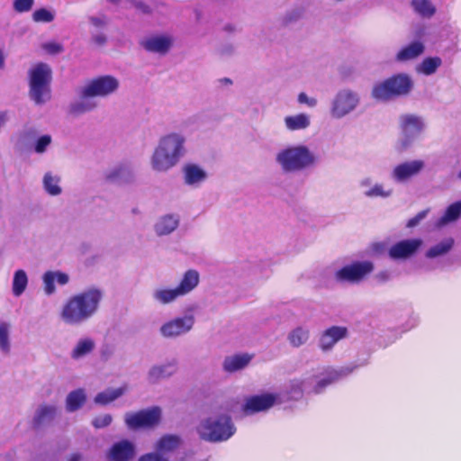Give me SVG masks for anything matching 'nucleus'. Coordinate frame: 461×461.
Listing matches in <instances>:
<instances>
[{
	"label": "nucleus",
	"mask_w": 461,
	"mask_h": 461,
	"mask_svg": "<svg viewBox=\"0 0 461 461\" xmlns=\"http://www.w3.org/2000/svg\"><path fill=\"white\" fill-rule=\"evenodd\" d=\"M138 461H169V459L166 456L155 451L140 456Z\"/></svg>",
	"instance_id": "51"
},
{
	"label": "nucleus",
	"mask_w": 461,
	"mask_h": 461,
	"mask_svg": "<svg viewBox=\"0 0 461 461\" xmlns=\"http://www.w3.org/2000/svg\"><path fill=\"white\" fill-rule=\"evenodd\" d=\"M136 456V446L128 439L112 445L106 454L108 461H131Z\"/></svg>",
	"instance_id": "19"
},
{
	"label": "nucleus",
	"mask_w": 461,
	"mask_h": 461,
	"mask_svg": "<svg viewBox=\"0 0 461 461\" xmlns=\"http://www.w3.org/2000/svg\"><path fill=\"white\" fill-rule=\"evenodd\" d=\"M10 325L6 322H0V349L8 353L10 350L9 342Z\"/></svg>",
	"instance_id": "44"
},
{
	"label": "nucleus",
	"mask_w": 461,
	"mask_h": 461,
	"mask_svg": "<svg viewBox=\"0 0 461 461\" xmlns=\"http://www.w3.org/2000/svg\"><path fill=\"white\" fill-rule=\"evenodd\" d=\"M360 188L363 189V194L368 198H388L392 196L393 188L386 187L382 183H373L370 176L364 177L359 182Z\"/></svg>",
	"instance_id": "23"
},
{
	"label": "nucleus",
	"mask_w": 461,
	"mask_h": 461,
	"mask_svg": "<svg viewBox=\"0 0 461 461\" xmlns=\"http://www.w3.org/2000/svg\"><path fill=\"white\" fill-rule=\"evenodd\" d=\"M102 298V292L95 288L71 296L62 306L61 321L70 326L81 325L95 314Z\"/></svg>",
	"instance_id": "2"
},
{
	"label": "nucleus",
	"mask_w": 461,
	"mask_h": 461,
	"mask_svg": "<svg viewBox=\"0 0 461 461\" xmlns=\"http://www.w3.org/2000/svg\"><path fill=\"white\" fill-rule=\"evenodd\" d=\"M80 459L81 456L79 454H73L71 455L68 461H79Z\"/></svg>",
	"instance_id": "59"
},
{
	"label": "nucleus",
	"mask_w": 461,
	"mask_h": 461,
	"mask_svg": "<svg viewBox=\"0 0 461 461\" xmlns=\"http://www.w3.org/2000/svg\"><path fill=\"white\" fill-rule=\"evenodd\" d=\"M389 249L390 247L386 241L375 242L370 245L369 253L373 256L384 255L386 252L389 254Z\"/></svg>",
	"instance_id": "47"
},
{
	"label": "nucleus",
	"mask_w": 461,
	"mask_h": 461,
	"mask_svg": "<svg viewBox=\"0 0 461 461\" xmlns=\"http://www.w3.org/2000/svg\"><path fill=\"white\" fill-rule=\"evenodd\" d=\"M200 275L194 269L187 270L176 287L181 296L190 294L199 284Z\"/></svg>",
	"instance_id": "30"
},
{
	"label": "nucleus",
	"mask_w": 461,
	"mask_h": 461,
	"mask_svg": "<svg viewBox=\"0 0 461 461\" xmlns=\"http://www.w3.org/2000/svg\"><path fill=\"white\" fill-rule=\"evenodd\" d=\"M61 178L58 175L47 172L43 176L42 185L45 192L51 196H58L62 193L60 186Z\"/></svg>",
	"instance_id": "34"
},
{
	"label": "nucleus",
	"mask_w": 461,
	"mask_h": 461,
	"mask_svg": "<svg viewBox=\"0 0 461 461\" xmlns=\"http://www.w3.org/2000/svg\"><path fill=\"white\" fill-rule=\"evenodd\" d=\"M54 18V12L46 8L37 9L32 14V19L36 23H50Z\"/></svg>",
	"instance_id": "45"
},
{
	"label": "nucleus",
	"mask_w": 461,
	"mask_h": 461,
	"mask_svg": "<svg viewBox=\"0 0 461 461\" xmlns=\"http://www.w3.org/2000/svg\"><path fill=\"white\" fill-rule=\"evenodd\" d=\"M309 338V329L302 326L291 330L287 337L289 343L294 348H299L304 345L308 341Z\"/></svg>",
	"instance_id": "37"
},
{
	"label": "nucleus",
	"mask_w": 461,
	"mask_h": 461,
	"mask_svg": "<svg viewBox=\"0 0 461 461\" xmlns=\"http://www.w3.org/2000/svg\"><path fill=\"white\" fill-rule=\"evenodd\" d=\"M206 170L195 163H187L183 167L184 183L192 187H199L207 179Z\"/></svg>",
	"instance_id": "22"
},
{
	"label": "nucleus",
	"mask_w": 461,
	"mask_h": 461,
	"mask_svg": "<svg viewBox=\"0 0 461 461\" xmlns=\"http://www.w3.org/2000/svg\"><path fill=\"white\" fill-rule=\"evenodd\" d=\"M196 432L203 440L214 443L228 440L236 432V428L229 415L214 414L202 420Z\"/></svg>",
	"instance_id": "5"
},
{
	"label": "nucleus",
	"mask_w": 461,
	"mask_h": 461,
	"mask_svg": "<svg viewBox=\"0 0 461 461\" xmlns=\"http://www.w3.org/2000/svg\"><path fill=\"white\" fill-rule=\"evenodd\" d=\"M113 421V417L111 414L105 413L99 416H96L92 420V425L96 429H103L109 426Z\"/></svg>",
	"instance_id": "49"
},
{
	"label": "nucleus",
	"mask_w": 461,
	"mask_h": 461,
	"mask_svg": "<svg viewBox=\"0 0 461 461\" xmlns=\"http://www.w3.org/2000/svg\"><path fill=\"white\" fill-rule=\"evenodd\" d=\"M152 299L155 303L167 305L173 303L177 298L182 297L177 291L176 287H158L152 291Z\"/></svg>",
	"instance_id": "29"
},
{
	"label": "nucleus",
	"mask_w": 461,
	"mask_h": 461,
	"mask_svg": "<svg viewBox=\"0 0 461 461\" xmlns=\"http://www.w3.org/2000/svg\"><path fill=\"white\" fill-rule=\"evenodd\" d=\"M28 285V276L24 270L19 269L14 272L13 278V294L20 296L26 289Z\"/></svg>",
	"instance_id": "40"
},
{
	"label": "nucleus",
	"mask_w": 461,
	"mask_h": 461,
	"mask_svg": "<svg viewBox=\"0 0 461 461\" xmlns=\"http://www.w3.org/2000/svg\"><path fill=\"white\" fill-rule=\"evenodd\" d=\"M92 41L97 46H104L107 41V38L104 33H97L92 36Z\"/></svg>",
	"instance_id": "54"
},
{
	"label": "nucleus",
	"mask_w": 461,
	"mask_h": 461,
	"mask_svg": "<svg viewBox=\"0 0 461 461\" xmlns=\"http://www.w3.org/2000/svg\"><path fill=\"white\" fill-rule=\"evenodd\" d=\"M411 5L416 14L424 18H430L436 13V7L429 0H412Z\"/></svg>",
	"instance_id": "39"
},
{
	"label": "nucleus",
	"mask_w": 461,
	"mask_h": 461,
	"mask_svg": "<svg viewBox=\"0 0 461 461\" xmlns=\"http://www.w3.org/2000/svg\"><path fill=\"white\" fill-rule=\"evenodd\" d=\"M224 31L227 32H236V26L231 23L226 24L224 26Z\"/></svg>",
	"instance_id": "56"
},
{
	"label": "nucleus",
	"mask_w": 461,
	"mask_h": 461,
	"mask_svg": "<svg viewBox=\"0 0 461 461\" xmlns=\"http://www.w3.org/2000/svg\"><path fill=\"white\" fill-rule=\"evenodd\" d=\"M360 103L358 94L344 88L336 93L330 102V114L333 119H341L354 112Z\"/></svg>",
	"instance_id": "7"
},
{
	"label": "nucleus",
	"mask_w": 461,
	"mask_h": 461,
	"mask_svg": "<svg viewBox=\"0 0 461 461\" xmlns=\"http://www.w3.org/2000/svg\"><path fill=\"white\" fill-rule=\"evenodd\" d=\"M90 23L96 28H103L106 25L107 21L104 16H91L89 18Z\"/></svg>",
	"instance_id": "53"
},
{
	"label": "nucleus",
	"mask_w": 461,
	"mask_h": 461,
	"mask_svg": "<svg viewBox=\"0 0 461 461\" xmlns=\"http://www.w3.org/2000/svg\"><path fill=\"white\" fill-rule=\"evenodd\" d=\"M253 356L248 353L228 356L222 363L223 370L228 373H234L244 369L252 360Z\"/></svg>",
	"instance_id": "27"
},
{
	"label": "nucleus",
	"mask_w": 461,
	"mask_h": 461,
	"mask_svg": "<svg viewBox=\"0 0 461 461\" xmlns=\"http://www.w3.org/2000/svg\"><path fill=\"white\" fill-rule=\"evenodd\" d=\"M422 245L420 239H409L396 242L389 249L392 259H406L414 255Z\"/></svg>",
	"instance_id": "20"
},
{
	"label": "nucleus",
	"mask_w": 461,
	"mask_h": 461,
	"mask_svg": "<svg viewBox=\"0 0 461 461\" xmlns=\"http://www.w3.org/2000/svg\"><path fill=\"white\" fill-rule=\"evenodd\" d=\"M461 214V201L452 203L446 210L445 214L436 222L437 228H442L449 222L455 221Z\"/></svg>",
	"instance_id": "38"
},
{
	"label": "nucleus",
	"mask_w": 461,
	"mask_h": 461,
	"mask_svg": "<svg viewBox=\"0 0 461 461\" xmlns=\"http://www.w3.org/2000/svg\"><path fill=\"white\" fill-rule=\"evenodd\" d=\"M424 44L419 41H413L402 48L396 55V60L404 62L416 59L424 51Z\"/></svg>",
	"instance_id": "33"
},
{
	"label": "nucleus",
	"mask_w": 461,
	"mask_h": 461,
	"mask_svg": "<svg viewBox=\"0 0 461 461\" xmlns=\"http://www.w3.org/2000/svg\"><path fill=\"white\" fill-rule=\"evenodd\" d=\"M69 280V277L67 274L59 272V271H48L42 276V281L44 285V292L46 294H52L56 288L54 283L57 282L60 285H66Z\"/></svg>",
	"instance_id": "28"
},
{
	"label": "nucleus",
	"mask_w": 461,
	"mask_h": 461,
	"mask_svg": "<svg viewBox=\"0 0 461 461\" xmlns=\"http://www.w3.org/2000/svg\"><path fill=\"white\" fill-rule=\"evenodd\" d=\"M86 87L84 85L78 90V98L69 104L68 112L70 114L78 116L90 113L98 107V102L92 94L86 92Z\"/></svg>",
	"instance_id": "15"
},
{
	"label": "nucleus",
	"mask_w": 461,
	"mask_h": 461,
	"mask_svg": "<svg viewBox=\"0 0 461 461\" xmlns=\"http://www.w3.org/2000/svg\"><path fill=\"white\" fill-rule=\"evenodd\" d=\"M180 216L177 213H166L159 216L154 225L153 230L157 236H167L174 232L179 226Z\"/></svg>",
	"instance_id": "24"
},
{
	"label": "nucleus",
	"mask_w": 461,
	"mask_h": 461,
	"mask_svg": "<svg viewBox=\"0 0 461 461\" xmlns=\"http://www.w3.org/2000/svg\"><path fill=\"white\" fill-rule=\"evenodd\" d=\"M374 270L370 261H357L343 267L335 273L338 281L357 283Z\"/></svg>",
	"instance_id": "13"
},
{
	"label": "nucleus",
	"mask_w": 461,
	"mask_h": 461,
	"mask_svg": "<svg viewBox=\"0 0 461 461\" xmlns=\"http://www.w3.org/2000/svg\"><path fill=\"white\" fill-rule=\"evenodd\" d=\"M425 163L421 159L409 160L398 164L391 173V178L396 183H405L411 177L419 175L424 168Z\"/></svg>",
	"instance_id": "14"
},
{
	"label": "nucleus",
	"mask_w": 461,
	"mask_h": 461,
	"mask_svg": "<svg viewBox=\"0 0 461 461\" xmlns=\"http://www.w3.org/2000/svg\"><path fill=\"white\" fill-rule=\"evenodd\" d=\"M87 94L105 98L114 95L120 87V80L112 75H103L89 80L86 85Z\"/></svg>",
	"instance_id": "11"
},
{
	"label": "nucleus",
	"mask_w": 461,
	"mask_h": 461,
	"mask_svg": "<svg viewBox=\"0 0 461 461\" xmlns=\"http://www.w3.org/2000/svg\"><path fill=\"white\" fill-rule=\"evenodd\" d=\"M428 213V211L425 210V211H422L420 212H419L417 215H416V218L419 219V221H420L422 219H424L426 217Z\"/></svg>",
	"instance_id": "58"
},
{
	"label": "nucleus",
	"mask_w": 461,
	"mask_h": 461,
	"mask_svg": "<svg viewBox=\"0 0 461 461\" xmlns=\"http://www.w3.org/2000/svg\"><path fill=\"white\" fill-rule=\"evenodd\" d=\"M177 369L178 361L176 358L154 365L147 373V381L151 384H158L161 380L167 379L174 375L177 372Z\"/></svg>",
	"instance_id": "17"
},
{
	"label": "nucleus",
	"mask_w": 461,
	"mask_h": 461,
	"mask_svg": "<svg viewBox=\"0 0 461 461\" xmlns=\"http://www.w3.org/2000/svg\"><path fill=\"white\" fill-rule=\"evenodd\" d=\"M104 177L110 182L122 185L133 182L135 176L130 166L121 164L108 169Z\"/></svg>",
	"instance_id": "26"
},
{
	"label": "nucleus",
	"mask_w": 461,
	"mask_h": 461,
	"mask_svg": "<svg viewBox=\"0 0 461 461\" xmlns=\"http://www.w3.org/2000/svg\"><path fill=\"white\" fill-rule=\"evenodd\" d=\"M126 390V386L119 388H108L95 395V402L96 404L106 405L124 394Z\"/></svg>",
	"instance_id": "36"
},
{
	"label": "nucleus",
	"mask_w": 461,
	"mask_h": 461,
	"mask_svg": "<svg viewBox=\"0 0 461 461\" xmlns=\"http://www.w3.org/2000/svg\"><path fill=\"white\" fill-rule=\"evenodd\" d=\"M276 162L285 173H298L312 167L317 157L303 144L287 146L276 154Z\"/></svg>",
	"instance_id": "3"
},
{
	"label": "nucleus",
	"mask_w": 461,
	"mask_h": 461,
	"mask_svg": "<svg viewBox=\"0 0 461 461\" xmlns=\"http://www.w3.org/2000/svg\"><path fill=\"white\" fill-rule=\"evenodd\" d=\"M285 128L290 131H302L311 125L310 115L301 113L285 116L284 119Z\"/></svg>",
	"instance_id": "31"
},
{
	"label": "nucleus",
	"mask_w": 461,
	"mask_h": 461,
	"mask_svg": "<svg viewBox=\"0 0 461 461\" xmlns=\"http://www.w3.org/2000/svg\"><path fill=\"white\" fill-rule=\"evenodd\" d=\"M4 66V56L2 53H0V68Z\"/></svg>",
	"instance_id": "61"
},
{
	"label": "nucleus",
	"mask_w": 461,
	"mask_h": 461,
	"mask_svg": "<svg viewBox=\"0 0 461 461\" xmlns=\"http://www.w3.org/2000/svg\"><path fill=\"white\" fill-rule=\"evenodd\" d=\"M59 414V410L57 405L49 403L41 404L34 411L32 420V427L34 429H40L50 426Z\"/></svg>",
	"instance_id": "18"
},
{
	"label": "nucleus",
	"mask_w": 461,
	"mask_h": 461,
	"mask_svg": "<svg viewBox=\"0 0 461 461\" xmlns=\"http://www.w3.org/2000/svg\"><path fill=\"white\" fill-rule=\"evenodd\" d=\"M375 277L380 281H387L390 278V273L388 271H382Z\"/></svg>",
	"instance_id": "55"
},
{
	"label": "nucleus",
	"mask_w": 461,
	"mask_h": 461,
	"mask_svg": "<svg viewBox=\"0 0 461 461\" xmlns=\"http://www.w3.org/2000/svg\"><path fill=\"white\" fill-rule=\"evenodd\" d=\"M52 139L49 134L41 136L34 144V151L38 154L44 153L51 144Z\"/></svg>",
	"instance_id": "46"
},
{
	"label": "nucleus",
	"mask_w": 461,
	"mask_h": 461,
	"mask_svg": "<svg viewBox=\"0 0 461 461\" xmlns=\"http://www.w3.org/2000/svg\"><path fill=\"white\" fill-rule=\"evenodd\" d=\"M458 177L461 179V171L458 173Z\"/></svg>",
	"instance_id": "62"
},
{
	"label": "nucleus",
	"mask_w": 461,
	"mask_h": 461,
	"mask_svg": "<svg viewBox=\"0 0 461 461\" xmlns=\"http://www.w3.org/2000/svg\"><path fill=\"white\" fill-rule=\"evenodd\" d=\"M353 368H342L339 371L338 370H330L328 373V375L326 378L321 379L318 382L317 388L315 389L316 393H319L321 388H323L325 385L338 380L341 376L347 375L349 373H351Z\"/></svg>",
	"instance_id": "42"
},
{
	"label": "nucleus",
	"mask_w": 461,
	"mask_h": 461,
	"mask_svg": "<svg viewBox=\"0 0 461 461\" xmlns=\"http://www.w3.org/2000/svg\"><path fill=\"white\" fill-rule=\"evenodd\" d=\"M442 61L438 57L433 58H426L417 67V72L424 74V75H432L436 72L438 68L440 67Z\"/></svg>",
	"instance_id": "41"
},
{
	"label": "nucleus",
	"mask_w": 461,
	"mask_h": 461,
	"mask_svg": "<svg viewBox=\"0 0 461 461\" xmlns=\"http://www.w3.org/2000/svg\"><path fill=\"white\" fill-rule=\"evenodd\" d=\"M302 385L297 384V390L294 391V394L290 397L285 396L283 393H264L260 395H255L246 400L242 410L246 414H252L255 412L265 411L274 406L283 402L285 400L295 398L301 393Z\"/></svg>",
	"instance_id": "8"
},
{
	"label": "nucleus",
	"mask_w": 461,
	"mask_h": 461,
	"mask_svg": "<svg viewBox=\"0 0 461 461\" xmlns=\"http://www.w3.org/2000/svg\"><path fill=\"white\" fill-rule=\"evenodd\" d=\"M182 444V439L177 435L167 434L161 437L156 443L155 448L158 453L165 456L177 449Z\"/></svg>",
	"instance_id": "32"
},
{
	"label": "nucleus",
	"mask_w": 461,
	"mask_h": 461,
	"mask_svg": "<svg viewBox=\"0 0 461 461\" xmlns=\"http://www.w3.org/2000/svg\"><path fill=\"white\" fill-rule=\"evenodd\" d=\"M33 5V0H14V9L18 13L29 12Z\"/></svg>",
	"instance_id": "50"
},
{
	"label": "nucleus",
	"mask_w": 461,
	"mask_h": 461,
	"mask_svg": "<svg viewBox=\"0 0 461 461\" xmlns=\"http://www.w3.org/2000/svg\"><path fill=\"white\" fill-rule=\"evenodd\" d=\"M348 336V329L343 326H332L325 330L319 339V347L322 351L330 350L334 345Z\"/></svg>",
	"instance_id": "21"
},
{
	"label": "nucleus",
	"mask_w": 461,
	"mask_h": 461,
	"mask_svg": "<svg viewBox=\"0 0 461 461\" xmlns=\"http://www.w3.org/2000/svg\"><path fill=\"white\" fill-rule=\"evenodd\" d=\"M41 48L50 55L59 54L64 50L62 44L56 41L44 42L41 45Z\"/></svg>",
	"instance_id": "48"
},
{
	"label": "nucleus",
	"mask_w": 461,
	"mask_h": 461,
	"mask_svg": "<svg viewBox=\"0 0 461 461\" xmlns=\"http://www.w3.org/2000/svg\"><path fill=\"white\" fill-rule=\"evenodd\" d=\"M453 240L452 239H447L440 243L435 245L434 247L430 248L427 252L428 258H436L438 256L443 255L447 253L453 246Z\"/></svg>",
	"instance_id": "43"
},
{
	"label": "nucleus",
	"mask_w": 461,
	"mask_h": 461,
	"mask_svg": "<svg viewBox=\"0 0 461 461\" xmlns=\"http://www.w3.org/2000/svg\"><path fill=\"white\" fill-rule=\"evenodd\" d=\"M400 143L403 149L410 146L424 129L421 117L414 114H403L400 117Z\"/></svg>",
	"instance_id": "12"
},
{
	"label": "nucleus",
	"mask_w": 461,
	"mask_h": 461,
	"mask_svg": "<svg viewBox=\"0 0 461 461\" xmlns=\"http://www.w3.org/2000/svg\"><path fill=\"white\" fill-rule=\"evenodd\" d=\"M297 101L299 104H305L311 108L315 107L318 104L316 98L308 96V95L304 92H302L298 95Z\"/></svg>",
	"instance_id": "52"
},
{
	"label": "nucleus",
	"mask_w": 461,
	"mask_h": 461,
	"mask_svg": "<svg viewBox=\"0 0 461 461\" xmlns=\"http://www.w3.org/2000/svg\"><path fill=\"white\" fill-rule=\"evenodd\" d=\"M413 87V81L407 74H397L382 82L376 83L372 89L373 98L388 101L407 95Z\"/></svg>",
	"instance_id": "6"
},
{
	"label": "nucleus",
	"mask_w": 461,
	"mask_h": 461,
	"mask_svg": "<svg viewBox=\"0 0 461 461\" xmlns=\"http://www.w3.org/2000/svg\"><path fill=\"white\" fill-rule=\"evenodd\" d=\"M420 222L419 219L415 217H413L412 219H411L409 221H408V224L407 226L408 227H414L416 226L418 223Z\"/></svg>",
	"instance_id": "57"
},
{
	"label": "nucleus",
	"mask_w": 461,
	"mask_h": 461,
	"mask_svg": "<svg viewBox=\"0 0 461 461\" xmlns=\"http://www.w3.org/2000/svg\"><path fill=\"white\" fill-rule=\"evenodd\" d=\"M186 137L180 131H171L161 136L150 158L149 166L155 173H167L185 157Z\"/></svg>",
	"instance_id": "1"
},
{
	"label": "nucleus",
	"mask_w": 461,
	"mask_h": 461,
	"mask_svg": "<svg viewBox=\"0 0 461 461\" xmlns=\"http://www.w3.org/2000/svg\"><path fill=\"white\" fill-rule=\"evenodd\" d=\"M174 38L170 34L162 33L149 36L141 41V46L149 52L159 55L167 54L172 48Z\"/></svg>",
	"instance_id": "16"
},
{
	"label": "nucleus",
	"mask_w": 461,
	"mask_h": 461,
	"mask_svg": "<svg viewBox=\"0 0 461 461\" xmlns=\"http://www.w3.org/2000/svg\"><path fill=\"white\" fill-rule=\"evenodd\" d=\"M195 323L193 314L176 316L165 321L159 327V334L165 339H177L189 333Z\"/></svg>",
	"instance_id": "9"
},
{
	"label": "nucleus",
	"mask_w": 461,
	"mask_h": 461,
	"mask_svg": "<svg viewBox=\"0 0 461 461\" xmlns=\"http://www.w3.org/2000/svg\"><path fill=\"white\" fill-rule=\"evenodd\" d=\"M136 6H137L138 8L141 9L143 12H147V10H148V6H147V5H144V4H142V3H138V4L136 5Z\"/></svg>",
	"instance_id": "60"
},
{
	"label": "nucleus",
	"mask_w": 461,
	"mask_h": 461,
	"mask_svg": "<svg viewBox=\"0 0 461 461\" xmlns=\"http://www.w3.org/2000/svg\"><path fill=\"white\" fill-rule=\"evenodd\" d=\"M161 413V409L154 406L137 412H127L124 415V420L130 429L152 428L159 423Z\"/></svg>",
	"instance_id": "10"
},
{
	"label": "nucleus",
	"mask_w": 461,
	"mask_h": 461,
	"mask_svg": "<svg viewBox=\"0 0 461 461\" xmlns=\"http://www.w3.org/2000/svg\"><path fill=\"white\" fill-rule=\"evenodd\" d=\"M86 395L83 389L70 392L66 398V410L73 412L80 409L86 402Z\"/></svg>",
	"instance_id": "35"
},
{
	"label": "nucleus",
	"mask_w": 461,
	"mask_h": 461,
	"mask_svg": "<svg viewBox=\"0 0 461 461\" xmlns=\"http://www.w3.org/2000/svg\"><path fill=\"white\" fill-rule=\"evenodd\" d=\"M52 72L49 65L39 63L28 72V96L36 106H43L51 100Z\"/></svg>",
	"instance_id": "4"
},
{
	"label": "nucleus",
	"mask_w": 461,
	"mask_h": 461,
	"mask_svg": "<svg viewBox=\"0 0 461 461\" xmlns=\"http://www.w3.org/2000/svg\"><path fill=\"white\" fill-rule=\"evenodd\" d=\"M96 348L95 340L88 336L79 338L73 345L69 357L74 361H79L89 357Z\"/></svg>",
	"instance_id": "25"
}]
</instances>
